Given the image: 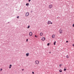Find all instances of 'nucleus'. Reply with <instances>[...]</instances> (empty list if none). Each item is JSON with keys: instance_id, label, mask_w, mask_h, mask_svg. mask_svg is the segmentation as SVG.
<instances>
[{"instance_id": "b1692460", "label": "nucleus", "mask_w": 74, "mask_h": 74, "mask_svg": "<svg viewBox=\"0 0 74 74\" xmlns=\"http://www.w3.org/2000/svg\"><path fill=\"white\" fill-rule=\"evenodd\" d=\"M9 69H10L11 68V66H9Z\"/></svg>"}, {"instance_id": "5701e85b", "label": "nucleus", "mask_w": 74, "mask_h": 74, "mask_svg": "<svg viewBox=\"0 0 74 74\" xmlns=\"http://www.w3.org/2000/svg\"><path fill=\"white\" fill-rule=\"evenodd\" d=\"M66 42H69V41H66Z\"/></svg>"}, {"instance_id": "f3484780", "label": "nucleus", "mask_w": 74, "mask_h": 74, "mask_svg": "<svg viewBox=\"0 0 74 74\" xmlns=\"http://www.w3.org/2000/svg\"><path fill=\"white\" fill-rule=\"evenodd\" d=\"M10 67H12V65H11V64H10Z\"/></svg>"}, {"instance_id": "1a4fd4ad", "label": "nucleus", "mask_w": 74, "mask_h": 74, "mask_svg": "<svg viewBox=\"0 0 74 74\" xmlns=\"http://www.w3.org/2000/svg\"><path fill=\"white\" fill-rule=\"evenodd\" d=\"M40 36H42V35H43V34L41 32V33H40Z\"/></svg>"}, {"instance_id": "aec40b11", "label": "nucleus", "mask_w": 74, "mask_h": 74, "mask_svg": "<svg viewBox=\"0 0 74 74\" xmlns=\"http://www.w3.org/2000/svg\"><path fill=\"white\" fill-rule=\"evenodd\" d=\"M50 44L49 43L47 44V45L49 46V45Z\"/></svg>"}, {"instance_id": "9d476101", "label": "nucleus", "mask_w": 74, "mask_h": 74, "mask_svg": "<svg viewBox=\"0 0 74 74\" xmlns=\"http://www.w3.org/2000/svg\"><path fill=\"white\" fill-rule=\"evenodd\" d=\"M29 55V53H27L26 54V56H28Z\"/></svg>"}, {"instance_id": "4be33fe9", "label": "nucleus", "mask_w": 74, "mask_h": 74, "mask_svg": "<svg viewBox=\"0 0 74 74\" xmlns=\"http://www.w3.org/2000/svg\"><path fill=\"white\" fill-rule=\"evenodd\" d=\"M26 41L27 42L28 41V39L26 40Z\"/></svg>"}, {"instance_id": "9b49d317", "label": "nucleus", "mask_w": 74, "mask_h": 74, "mask_svg": "<svg viewBox=\"0 0 74 74\" xmlns=\"http://www.w3.org/2000/svg\"><path fill=\"white\" fill-rule=\"evenodd\" d=\"M29 5V3H27L26 4V5L27 6H28Z\"/></svg>"}, {"instance_id": "20e7f679", "label": "nucleus", "mask_w": 74, "mask_h": 74, "mask_svg": "<svg viewBox=\"0 0 74 74\" xmlns=\"http://www.w3.org/2000/svg\"><path fill=\"white\" fill-rule=\"evenodd\" d=\"M32 34H33V33L32 32H30L29 33V35L30 36H32Z\"/></svg>"}, {"instance_id": "bb28decb", "label": "nucleus", "mask_w": 74, "mask_h": 74, "mask_svg": "<svg viewBox=\"0 0 74 74\" xmlns=\"http://www.w3.org/2000/svg\"><path fill=\"white\" fill-rule=\"evenodd\" d=\"M73 26L74 27V24H73Z\"/></svg>"}, {"instance_id": "6ab92c4d", "label": "nucleus", "mask_w": 74, "mask_h": 74, "mask_svg": "<svg viewBox=\"0 0 74 74\" xmlns=\"http://www.w3.org/2000/svg\"><path fill=\"white\" fill-rule=\"evenodd\" d=\"M64 71H66V69H64Z\"/></svg>"}, {"instance_id": "2f4dec72", "label": "nucleus", "mask_w": 74, "mask_h": 74, "mask_svg": "<svg viewBox=\"0 0 74 74\" xmlns=\"http://www.w3.org/2000/svg\"><path fill=\"white\" fill-rule=\"evenodd\" d=\"M51 53V52H49V53Z\"/></svg>"}, {"instance_id": "f8f14e48", "label": "nucleus", "mask_w": 74, "mask_h": 74, "mask_svg": "<svg viewBox=\"0 0 74 74\" xmlns=\"http://www.w3.org/2000/svg\"><path fill=\"white\" fill-rule=\"evenodd\" d=\"M59 71L60 73H62V69H60Z\"/></svg>"}, {"instance_id": "c85d7f7f", "label": "nucleus", "mask_w": 74, "mask_h": 74, "mask_svg": "<svg viewBox=\"0 0 74 74\" xmlns=\"http://www.w3.org/2000/svg\"><path fill=\"white\" fill-rule=\"evenodd\" d=\"M35 37H36V38H37V36L36 35H35Z\"/></svg>"}, {"instance_id": "4468645a", "label": "nucleus", "mask_w": 74, "mask_h": 74, "mask_svg": "<svg viewBox=\"0 0 74 74\" xmlns=\"http://www.w3.org/2000/svg\"><path fill=\"white\" fill-rule=\"evenodd\" d=\"M56 44V41H55L54 43V45H55Z\"/></svg>"}, {"instance_id": "6e6552de", "label": "nucleus", "mask_w": 74, "mask_h": 74, "mask_svg": "<svg viewBox=\"0 0 74 74\" xmlns=\"http://www.w3.org/2000/svg\"><path fill=\"white\" fill-rule=\"evenodd\" d=\"M52 37L53 38H55V35L54 34H53V35H52Z\"/></svg>"}, {"instance_id": "7c9ffc66", "label": "nucleus", "mask_w": 74, "mask_h": 74, "mask_svg": "<svg viewBox=\"0 0 74 74\" xmlns=\"http://www.w3.org/2000/svg\"><path fill=\"white\" fill-rule=\"evenodd\" d=\"M22 71H23V70H24V69H22Z\"/></svg>"}, {"instance_id": "dca6fc26", "label": "nucleus", "mask_w": 74, "mask_h": 74, "mask_svg": "<svg viewBox=\"0 0 74 74\" xmlns=\"http://www.w3.org/2000/svg\"><path fill=\"white\" fill-rule=\"evenodd\" d=\"M27 28V29H29V28H30V25L28 26Z\"/></svg>"}, {"instance_id": "f257e3e1", "label": "nucleus", "mask_w": 74, "mask_h": 74, "mask_svg": "<svg viewBox=\"0 0 74 74\" xmlns=\"http://www.w3.org/2000/svg\"><path fill=\"white\" fill-rule=\"evenodd\" d=\"M35 63L36 64H39V61L38 60H36L35 61Z\"/></svg>"}, {"instance_id": "412c9836", "label": "nucleus", "mask_w": 74, "mask_h": 74, "mask_svg": "<svg viewBox=\"0 0 74 74\" xmlns=\"http://www.w3.org/2000/svg\"><path fill=\"white\" fill-rule=\"evenodd\" d=\"M32 74H34V72H32Z\"/></svg>"}, {"instance_id": "7ed1b4c3", "label": "nucleus", "mask_w": 74, "mask_h": 74, "mask_svg": "<svg viewBox=\"0 0 74 74\" xmlns=\"http://www.w3.org/2000/svg\"><path fill=\"white\" fill-rule=\"evenodd\" d=\"M53 6H52V5H50L49 6V8H50V9H51V8H52V7Z\"/></svg>"}, {"instance_id": "0eeeda50", "label": "nucleus", "mask_w": 74, "mask_h": 74, "mask_svg": "<svg viewBox=\"0 0 74 74\" xmlns=\"http://www.w3.org/2000/svg\"><path fill=\"white\" fill-rule=\"evenodd\" d=\"M45 40V37H43L42 38V41H44Z\"/></svg>"}, {"instance_id": "393cba45", "label": "nucleus", "mask_w": 74, "mask_h": 74, "mask_svg": "<svg viewBox=\"0 0 74 74\" xmlns=\"http://www.w3.org/2000/svg\"><path fill=\"white\" fill-rule=\"evenodd\" d=\"M72 45L73 47H74V44H73Z\"/></svg>"}, {"instance_id": "ddd939ff", "label": "nucleus", "mask_w": 74, "mask_h": 74, "mask_svg": "<svg viewBox=\"0 0 74 74\" xmlns=\"http://www.w3.org/2000/svg\"><path fill=\"white\" fill-rule=\"evenodd\" d=\"M66 58H67V59H69V56L67 55L66 56Z\"/></svg>"}, {"instance_id": "39448f33", "label": "nucleus", "mask_w": 74, "mask_h": 74, "mask_svg": "<svg viewBox=\"0 0 74 74\" xmlns=\"http://www.w3.org/2000/svg\"><path fill=\"white\" fill-rule=\"evenodd\" d=\"M51 21H48L47 22V24L49 25V24L51 23Z\"/></svg>"}, {"instance_id": "f03ea898", "label": "nucleus", "mask_w": 74, "mask_h": 74, "mask_svg": "<svg viewBox=\"0 0 74 74\" xmlns=\"http://www.w3.org/2000/svg\"><path fill=\"white\" fill-rule=\"evenodd\" d=\"M29 15V12H27L25 14V16L27 17V16H28Z\"/></svg>"}, {"instance_id": "a211bd4d", "label": "nucleus", "mask_w": 74, "mask_h": 74, "mask_svg": "<svg viewBox=\"0 0 74 74\" xmlns=\"http://www.w3.org/2000/svg\"><path fill=\"white\" fill-rule=\"evenodd\" d=\"M17 19H19V16L17 17Z\"/></svg>"}, {"instance_id": "2eb2a0df", "label": "nucleus", "mask_w": 74, "mask_h": 74, "mask_svg": "<svg viewBox=\"0 0 74 74\" xmlns=\"http://www.w3.org/2000/svg\"><path fill=\"white\" fill-rule=\"evenodd\" d=\"M62 66V64H60V67H61V66Z\"/></svg>"}, {"instance_id": "473e14b6", "label": "nucleus", "mask_w": 74, "mask_h": 74, "mask_svg": "<svg viewBox=\"0 0 74 74\" xmlns=\"http://www.w3.org/2000/svg\"><path fill=\"white\" fill-rule=\"evenodd\" d=\"M10 22H8V23H9Z\"/></svg>"}, {"instance_id": "c756f323", "label": "nucleus", "mask_w": 74, "mask_h": 74, "mask_svg": "<svg viewBox=\"0 0 74 74\" xmlns=\"http://www.w3.org/2000/svg\"><path fill=\"white\" fill-rule=\"evenodd\" d=\"M50 23H51V24H52V23L51 22Z\"/></svg>"}, {"instance_id": "423d86ee", "label": "nucleus", "mask_w": 74, "mask_h": 74, "mask_svg": "<svg viewBox=\"0 0 74 74\" xmlns=\"http://www.w3.org/2000/svg\"><path fill=\"white\" fill-rule=\"evenodd\" d=\"M59 32H60V33L61 34H62V33H63V31H62V29H60Z\"/></svg>"}, {"instance_id": "a878e982", "label": "nucleus", "mask_w": 74, "mask_h": 74, "mask_svg": "<svg viewBox=\"0 0 74 74\" xmlns=\"http://www.w3.org/2000/svg\"><path fill=\"white\" fill-rule=\"evenodd\" d=\"M2 70H3L2 69H1V70H0L1 71H2Z\"/></svg>"}, {"instance_id": "cd10ccee", "label": "nucleus", "mask_w": 74, "mask_h": 74, "mask_svg": "<svg viewBox=\"0 0 74 74\" xmlns=\"http://www.w3.org/2000/svg\"><path fill=\"white\" fill-rule=\"evenodd\" d=\"M30 1H31V0H29V2H30Z\"/></svg>"}]
</instances>
